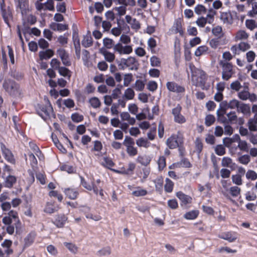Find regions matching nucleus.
Wrapping results in <instances>:
<instances>
[{"mask_svg":"<svg viewBox=\"0 0 257 257\" xmlns=\"http://www.w3.org/2000/svg\"><path fill=\"white\" fill-rule=\"evenodd\" d=\"M3 88L10 96L16 97L23 95V91L19 83L10 78H5L3 83Z\"/></svg>","mask_w":257,"mask_h":257,"instance_id":"obj_1","label":"nucleus"},{"mask_svg":"<svg viewBox=\"0 0 257 257\" xmlns=\"http://www.w3.org/2000/svg\"><path fill=\"white\" fill-rule=\"evenodd\" d=\"M36 110L44 120L50 118L51 113L53 112L52 106L49 100H47L46 104H38L36 106Z\"/></svg>","mask_w":257,"mask_h":257,"instance_id":"obj_2","label":"nucleus"},{"mask_svg":"<svg viewBox=\"0 0 257 257\" xmlns=\"http://www.w3.org/2000/svg\"><path fill=\"white\" fill-rule=\"evenodd\" d=\"M219 65L222 68V78L223 80L228 81L235 74V71L234 66L231 62L225 61H220Z\"/></svg>","mask_w":257,"mask_h":257,"instance_id":"obj_3","label":"nucleus"},{"mask_svg":"<svg viewBox=\"0 0 257 257\" xmlns=\"http://www.w3.org/2000/svg\"><path fill=\"white\" fill-rule=\"evenodd\" d=\"M2 221L5 224H14L16 229L21 228V223L18 216V213L16 211L11 210L8 216L3 217Z\"/></svg>","mask_w":257,"mask_h":257,"instance_id":"obj_4","label":"nucleus"},{"mask_svg":"<svg viewBox=\"0 0 257 257\" xmlns=\"http://www.w3.org/2000/svg\"><path fill=\"white\" fill-rule=\"evenodd\" d=\"M135 141L133 138L129 136H125L122 144L126 147L127 154L130 157L136 156L138 153V149L135 147Z\"/></svg>","mask_w":257,"mask_h":257,"instance_id":"obj_5","label":"nucleus"},{"mask_svg":"<svg viewBox=\"0 0 257 257\" xmlns=\"http://www.w3.org/2000/svg\"><path fill=\"white\" fill-rule=\"evenodd\" d=\"M139 63L135 58L129 57L127 59L121 58L120 60L119 67L124 69L125 67H128L131 70H137L139 68Z\"/></svg>","mask_w":257,"mask_h":257,"instance_id":"obj_6","label":"nucleus"},{"mask_svg":"<svg viewBox=\"0 0 257 257\" xmlns=\"http://www.w3.org/2000/svg\"><path fill=\"white\" fill-rule=\"evenodd\" d=\"M184 142V139L181 135L172 134L167 139L166 145L170 149H174Z\"/></svg>","mask_w":257,"mask_h":257,"instance_id":"obj_7","label":"nucleus"},{"mask_svg":"<svg viewBox=\"0 0 257 257\" xmlns=\"http://www.w3.org/2000/svg\"><path fill=\"white\" fill-rule=\"evenodd\" d=\"M81 211L88 219H91L95 221H98L102 219L100 213L99 212L94 211L90 207L83 206L81 209Z\"/></svg>","mask_w":257,"mask_h":257,"instance_id":"obj_8","label":"nucleus"},{"mask_svg":"<svg viewBox=\"0 0 257 257\" xmlns=\"http://www.w3.org/2000/svg\"><path fill=\"white\" fill-rule=\"evenodd\" d=\"M182 109V108L181 105L178 104L177 106L172 110V113L174 117V121L180 124L184 123L186 121L185 116L181 113Z\"/></svg>","mask_w":257,"mask_h":257,"instance_id":"obj_9","label":"nucleus"},{"mask_svg":"<svg viewBox=\"0 0 257 257\" xmlns=\"http://www.w3.org/2000/svg\"><path fill=\"white\" fill-rule=\"evenodd\" d=\"M1 149L5 160L12 164H15L16 160L12 151L3 143H1Z\"/></svg>","mask_w":257,"mask_h":257,"instance_id":"obj_10","label":"nucleus"},{"mask_svg":"<svg viewBox=\"0 0 257 257\" xmlns=\"http://www.w3.org/2000/svg\"><path fill=\"white\" fill-rule=\"evenodd\" d=\"M57 54L60 58L63 64L65 66H70L71 61L69 57V53L63 48H59L57 50Z\"/></svg>","mask_w":257,"mask_h":257,"instance_id":"obj_11","label":"nucleus"},{"mask_svg":"<svg viewBox=\"0 0 257 257\" xmlns=\"http://www.w3.org/2000/svg\"><path fill=\"white\" fill-rule=\"evenodd\" d=\"M114 52L120 55L130 54L133 52V48L130 45L123 46L120 43H118L114 46Z\"/></svg>","mask_w":257,"mask_h":257,"instance_id":"obj_12","label":"nucleus"},{"mask_svg":"<svg viewBox=\"0 0 257 257\" xmlns=\"http://www.w3.org/2000/svg\"><path fill=\"white\" fill-rule=\"evenodd\" d=\"M166 87L169 91L172 92L181 93L185 91V88L184 86L178 84L174 81L168 82L166 83Z\"/></svg>","mask_w":257,"mask_h":257,"instance_id":"obj_13","label":"nucleus"},{"mask_svg":"<svg viewBox=\"0 0 257 257\" xmlns=\"http://www.w3.org/2000/svg\"><path fill=\"white\" fill-rule=\"evenodd\" d=\"M63 191L66 197L71 200L77 199L79 195L78 188H65L63 189Z\"/></svg>","mask_w":257,"mask_h":257,"instance_id":"obj_14","label":"nucleus"},{"mask_svg":"<svg viewBox=\"0 0 257 257\" xmlns=\"http://www.w3.org/2000/svg\"><path fill=\"white\" fill-rule=\"evenodd\" d=\"M176 196L181 201V205H186L188 204H191L192 202V198L188 195L185 194L182 191H179L176 193Z\"/></svg>","mask_w":257,"mask_h":257,"instance_id":"obj_15","label":"nucleus"},{"mask_svg":"<svg viewBox=\"0 0 257 257\" xmlns=\"http://www.w3.org/2000/svg\"><path fill=\"white\" fill-rule=\"evenodd\" d=\"M37 234L35 231H31L24 238V248H26L31 246L34 242Z\"/></svg>","mask_w":257,"mask_h":257,"instance_id":"obj_16","label":"nucleus"},{"mask_svg":"<svg viewBox=\"0 0 257 257\" xmlns=\"http://www.w3.org/2000/svg\"><path fill=\"white\" fill-rule=\"evenodd\" d=\"M67 217L63 214H58L55 216L54 224L58 227H62L64 225Z\"/></svg>","mask_w":257,"mask_h":257,"instance_id":"obj_17","label":"nucleus"},{"mask_svg":"<svg viewBox=\"0 0 257 257\" xmlns=\"http://www.w3.org/2000/svg\"><path fill=\"white\" fill-rule=\"evenodd\" d=\"M230 242L234 241L237 238V233L236 232L228 231L223 233L220 237Z\"/></svg>","mask_w":257,"mask_h":257,"instance_id":"obj_18","label":"nucleus"},{"mask_svg":"<svg viewBox=\"0 0 257 257\" xmlns=\"http://www.w3.org/2000/svg\"><path fill=\"white\" fill-rule=\"evenodd\" d=\"M241 2H246V4L248 6H252V9L248 12L247 15L251 17H253L255 15H257V2L255 1H252L251 3H249V0H239Z\"/></svg>","mask_w":257,"mask_h":257,"instance_id":"obj_19","label":"nucleus"},{"mask_svg":"<svg viewBox=\"0 0 257 257\" xmlns=\"http://www.w3.org/2000/svg\"><path fill=\"white\" fill-rule=\"evenodd\" d=\"M150 173V168H143L142 170L138 171L137 173L139 178H141V182H144L148 177Z\"/></svg>","mask_w":257,"mask_h":257,"instance_id":"obj_20","label":"nucleus"},{"mask_svg":"<svg viewBox=\"0 0 257 257\" xmlns=\"http://www.w3.org/2000/svg\"><path fill=\"white\" fill-rule=\"evenodd\" d=\"M136 168V164L134 163L130 162L128 164V168L125 169L122 168L120 171H117V172L124 175H132L133 174L134 171Z\"/></svg>","mask_w":257,"mask_h":257,"instance_id":"obj_21","label":"nucleus"},{"mask_svg":"<svg viewBox=\"0 0 257 257\" xmlns=\"http://www.w3.org/2000/svg\"><path fill=\"white\" fill-rule=\"evenodd\" d=\"M16 182V177L14 176L10 175L6 177L4 182V186L5 187L11 188L13 187Z\"/></svg>","mask_w":257,"mask_h":257,"instance_id":"obj_22","label":"nucleus"},{"mask_svg":"<svg viewBox=\"0 0 257 257\" xmlns=\"http://www.w3.org/2000/svg\"><path fill=\"white\" fill-rule=\"evenodd\" d=\"M54 55V52L52 49H47L45 51L39 52V57L41 60L49 59Z\"/></svg>","mask_w":257,"mask_h":257,"instance_id":"obj_23","label":"nucleus"},{"mask_svg":"<svg viewBox=\"0 0 257 257\" xmlns=\"http://www.w3.org/2000/svg\"><path fill=\"white\" fill-rule=\"evenodd\" d=\"M137 161L143 166H147L150 164L151 159L149 156L147 155H140L138 157Z\"/></svg>","mask_w":257,"mask_h":257,"instance_id":"obj_24","label":"nucleus"},{"mask_svg":"<svg viewBox=\"0 0 257 257\" xmlns=\"http://www.w3.org/2000/svg\"><path fill=\"white\" fill-rule=\"evenodd\" d=\"M132 194L135 197L145 196L148 194V191L140 186L136 187V190L132 192Z\"/></svg>","mask_w":257,"mask_h":257,"instance_id":"obj_25","label":"nucleus"},{"mask_svg":"<svg viewBox=\"0 0 257 257\" xmlns=\"http://www.w3.org/2000/svg\"><path fill=\"white\" fill-rule=\"evenodd\" d=\"M199 212L197 210H193L186 212L184 215V217L187 220H194L199 215Z\"/></svg>","mask_w":257,"mask_h":257,"instance_id":"obj_26","label":"nucleus"},{"mask_svg":"<svg viewBox=\"0 0 257 257\" xmlns=\"http://www.w3.org/2000/svg\"><path fill=\"white\" fill-rule=\"evenodd\" d=\"M220 19L224 23L231 24L232 23V16L230 13H221Z\"/></svg>","mask_w":257,"mask_h":257,"instance_id":"obj_27","label":"nucleus"},{"mask_svg":"<svg viewBox=\"0 0 257 257\" xmlns=\"http://www.w3.org/2000/svg\"><path fill=\"white\" fill-rule=\"evenodd\" d=\"M237 110L244 114H249L250 113V106L249 105L244 103H240Z\"/></svg>","mask_w":257,"mask_h":257,"instance_id":"obj_28","label":"nucleus"},{"mask_svg":"<svg viewBox=\"0 0 257 257\" xmlns=\"http://www.w3.org/2000/svg\"><path fill=\"white\" fill-rule=\"evenodd\" d=\"M174 183L169 178H167L165 180V184L164 185L165 191L167 193H171L173 191Z\"/></svg>","mask_w":257,"mask_h":257,"instance_id":"obj_29","label":"nucleus"},{"mask_svg":"<svg viewBox=\"0 0 257 257\" xmlns=\"http://www.w3.org/2000/svg\"><path fill=\"white\" fill-rule=\"evenodd\" d=\"M82 45L85 48L91 47L93 45V39L90 35L84 36L82 41Z\"/></svg>","mask_w":257,"mask_h":257,"instance_id":"obj_30","label":"nucleus"},{"mask_svg":"<svg viewBox=\"0 0 257 257\" xmlns=\"http://www.w3.org/2000/svg\"><path fill=\"white\" fill-rule=\"evenodd\" d=\"M227 124H236L237 115L235 111H231L226 114Z\"/></svg>","mask_w":257,"mask_h":257,"instance_id":"obj_31","label":"nucleus"},{"mask_svg":"<svg viewBox=\"0 0 257 257\" xmlns=\"http://www.w3.org/2000/svg\"><path fill=\"white\" fill-rule=\"evenodd\" d=\"M136 144L139 147L148 148L150 146V143L147 139L140 138L136 141Z\"/></svg>","mask_w":257,"mask_h":257,"instance_id":"obj_32","label":"nucleus"},{"mask_svg":"<svg viewBox=\"0 0 257 257\" xmlns=\"http://www.w3.org/2000/svg\"><path fill=\"white\" fill-rule=\"evenodd\" d=\"M173 27L175 28V33H179L181 36L184 35V31L180 21L177 20L174 24Z\"/></svg>","mask_w":257,"mask_h":257,"instance_id":"obj_33","label":"nucleus"},{"mask_svg":"<svg viewBox=\"0 0 257 257\" xmlns=\"http://www.w3.org/2000/svg\"><path fill=\"white\" fill-rule=\"evenodd\" d=\"M60 75L64 77H67L70 79L71 76V71L65 67H60L58 70Z\"/></svg>","mask_w":257,"mask_h":257,"instance_id":"obj_34","label":"nucleus"},{"mask_svg":"<svg viewBox=\"0 0 257 257\" xmlns=\"http://www.w3.org/2000/svg\"><path fill=\"white\" fill-rule=\"evenodd\" d=\"M232 165H234L235 163L232 162V159L229 157H223L221 161V166L224 167H231Z\"/></svg>","mask_w":257,"mask_h":257,"instance_id":"obj_35","label":"nucleus"},{"mask_svg":"<svg viewBox=\"0 0 257 257\" xmlns=\"http://www.w3.org/2000/svg\"><path fill=\"white\" fill-rule=\"evenodd\" d=\"M212 32L215 36L218 37L217 38H221L223 36L222 27L220 26H217L213 28Z\"/></svg>","mask_w":257,"mask_h":257,"instance_id":"obj_36","label":"nucleus"},{"mask_svg":"<svg viewBox=\"0 0 257 257\" xmlns=\"http://www.w3.org/2000/svg\"><path fill=\"white\" fill-rule=\"evenodd\" d=\"M209 48L206 45H202L198 47V48L196 50L195 52V55L196 56H200L203 54H204L206 53Z\"/></svg>","mask_w":257,"mask_h":257,"instance_id":"obj_37","label":"nucleus"},{"mask_svg":"<svg viewBox=\"0 0 257 257\" xmlns=\"http://www.w3.org/2000/svg\"><path fill=\"white\" fill-rule=\"evenodd\" d=\"M248 38V34L243 30H240L238 31L235 36V39L236 40H246Z\"/></svg>","mask_w":257,"mask_h":257,"instance_id":"obj_38","label":"nucleus"},{"mask_svg":"<svg viewBox=\"0 0 257 257\" xmlns=\"http://www.w3.org/2000/svg\"><path fill=\"white\" fill-rule=\"evenodd\" d=\"M216 11L210 9L208 11L206 17L205 19H207V22L210 24L213 23L214 20V16L216 15Z\"/></svg>","mask_w":257,"mask_h":257,"instance_id":"obj_39","label":"nucleus"},{"mask_svg":"<svg viewBox=\"0 0 257 257\" xmlns=\"http://www.w3.org/2000/svg\"><path fill=\"white\" fill-rule=\"evenodd\" d=\"M157 163L159 171H162L166 166V158L164 156H160Z\"/></svg>","mask_w":257,"mask_h":257,"instance_id":"obj_40","label":"nucleus"},{"mask_svg":"<svg viewBox=\"0 0 257 257\" xmlns=\"http://www.w3.org/2000/svg\"><path fill=\"white\" fill-rule=\"evenodd\" d=\"M102 165L107 168H110L114 166L112 160L108 157H104L101 163Z\"/></svg>","mask_w":257,"mask_h":257,"instance_id":"obj_41","label":"nucleus"},{"mask_svg":"<svg viewBox=\"0 0 257 257\" xmlns=\"http://www.w3.org/2000/svg\"><path fill=\"white\" fill-rule=\"evenodd\" d=\"M245 26L246 28L252 31L257 28V23L254 20H246L245 21Z\"/></svg>","mask_w":257,"mask_h":257,"instance_id":"obj_42","label":"nucleus"},{"mask_svg":"<svg viewBox=\"0 0 257 257\" xmlns=\"http://www.w3.org/2000/svg\"><path fill=\"white\" fill-rule=\"evenodd\" d=\"M64 245L71 252L73 253H76L78 251V247L74 244L70 242H65L64 243Z\"/></svg>","mask_w":257,"mask_h":257,"instance_id":"obj_43","label":"nucleus"},{"mask_svg":"<svg viewBox=\"0 0 257 257\" xmlns=\"http://www.w3.org/2000/svg\"><path fill=\"white\" fill-rule=\"evenodd\" d=\"M89 101L91 106L94 108H97L100 106L101 102L99 99L96 97H93L91 98Z\"/></svg>","mask_w":257,"mask_h":257,"instance_id":"obj_44","label":"nucleus"},{"mask_svg":"<svg viewBox=\"0 0 257 257\" xmlns=\"http://www.w3.org/2000/svg\"><path fill=\"white\" fill-rule=\"evenodd\" d=\"M215 121V117L212 114L207 115L205 118V124L207 126L212 125Z\"/></svg>","mask_w":257,"mask_h":257,"instance_id":"obj_45","label":"nucleus"},{"mask_svg":"<svg viewBox=\"0 0 257 257\" xmlns=\"http://www.w3.org/2000/svg\"><path fill=\"white\" fill-rule=\"evenodd\" d=\"M106 61L108 62H112L115 59V55L113 53L105 51L102 53Z\"/></svg>","mask_w":257,"mask_h":257,"instance_id":"obj_46","label":"nucleus"},{"mask_svg":"<svg viewBox=\"0 0 257 257\" xmlns=\"http://www.w3.org/2000/svg\"><path fill=\"white\" fill-rule=\"evenodd\" d=\"M241 189L238 186H232L229 189V193L234 197H237L240 193Z\"/></svg>","mask_w":257,"mask_h":257,"instance_id":"obj_47","label":"nucleus"},{"mask_svg":"<svg viewBox=\"0 0 257 257\" xmlns=\"http://www.w3.org/2000/svg\"><path fill=\"white\" fill-rule=\"evenodd\" d=\"M103 45L107 49L113 48L114 46L115 45L113 40L108 38L103 39Z\"/></svg>","mask_w":257,"mask_h":257,"instance_id":"obj_48","label":"nucleus"},{"mask_svg":"<svg viewBox=\"0 0 257 257\" xmlns=\"http://www.w3.org/2000/svg\"><path fill=\"white\" fill-rule=\"evenodd\" d=\"M215 153L218 156H223L225 154V147L222 145H218L215 148Z\"/></svg>","mask_w":257,"mask_h":257,"instance_id":"obj_49","label":"nucleus"},{"mask_svg":"<svg viewBox=\"0 0 257 257\" xmlns=\"http://www.w3.org/2000/svg\"><path fill=\"white\" fill-rule=\"evenodd\" d=\"M225 114L223 113V111H221L219 110L217 111L218 120L224 124H227V117H226L224 116Z\"/></svg>","mask_w":257,"mask_h":257,"instance_id":"obj_50","label":"nucleus"},{"mask_svg":"<svg viewBox=\"0 0 257 257\" xmlns=\"http://www.w3.org/2000/svg\"><path fill=\"white\" fill-rule=\"evenodd\" d=\"M71 118L73 121L75 122H81L84 119L83 116L81 114H79L77 112L72 113Z\"/></svg>","mask_w":257,"mask_h":257,"instance_id":"obj_51","label":"nucleus"},{"mask_svg":"<svg viewBox=\"0 0 257 257\" xmlns=\"http://www.w3.org/2000/svg\"><path fill=\"white\" fill-rule=\"evenodd\" d=\"M28 156L31 167L33 168L37 167L38 161L35 155L33 153H30L28 154Z\"/></svg>","mask_w":257,"mask_h":257,"instance_id":"obj_52","label":"nucleus"},{"mask_svg":"<svg viewBox=\"0 0 257 257\" xmlns=\"http://www.w3.org/2000/svg\"><path fill=\"white\" fill-rule=\"evenodd\" d=\"M133 80V76L132 73L125 74L124 76L123 85L128 86Z\"/></svg>","mask_w":257,"mask_h":257,"instance_id":"obj_53","label":"nucleus"},{"mask_svg":"<svg viewBox=\"0 0 257 257\" xmlns=\"http://www.w3.org/2000/svg\"><path fill=\"white\" fill-rule=\"evenodd\" d=\"M230 86L231 90H234L235 91H238L242 87V85L238 80L233 81L230 84Z\"/></svg>","mask_w":257,"mask_h":257,"instance_id":"obj_54","label":"nucleus"},{"mask_svg":"<svg viewBox=\"0 0 257 257\" xmlns=\"http://www.w3.org/2000/svg\"><path fill=\"white\" fill-rule=\"evenodd\" d=\"M49 195L50 197H56L59 202H61L63 199L62 195L59 193L57 191L52 190L50 191Z\"/></svg>","mask_w":257,"mask_h":257,"instance_id":"obj_55","label":"nucleus"},{"mask_svg":"<svg viewBox=\"0 0 257 257\" xmlns=\"http://www.w3.org/2000/svg\"><path fill=\"white\" fill-rule=\"evenodd\" d=\"M239 162L243 165H247L250 161V156L248 155H244L238 158Z\"/></svg>","mask_w":257,"mask_h":257,"instance_id":"obj_56","label":"nucleus"},{"mask_svg":"<svg viewBox=\"0 0 257 257\" xmlns=\"http://www.w3.org/2000/svg\"><path fill=\"white\" fill-rule=\"evenodd\" d=\"M150 62L153 67H159L161 65L160 59L156 56H153L151 58Z\"/></svg>","mask_w":257,"mask_h":257,"instance_id":"obj_57","label":"nucleus"},{"mask_svg":"<svg viewBox=\"0 0 257 257\" xmlns=\"http://www.w3.org/2000/svg\"><path fill=\"white\" fill-rule=\"evenodd\" d=\"M232 182L237 185H241L242 184L241 176L240 175H233L231 177Z\"/></svg>","mask_w":257,"mask_h":257,"instance_id":"obj_58","label":"nucleus"},{"mask_svg":"<svg viewBox=\"0 0 257 257\" xmlns=\"http://www.w3.org/2000/svg\"><path fill=\"white\" fill-rule=\"evenodd\" d=\"M135 92L133 89L128 88L126 89L124 92V96L128 100H131L134 98Z\"/></svg>","mask_w":257,"mask_h":257,"instance_id":"obj_59","label":"nucleus"},{"mask_svg":"<svg viewBox=\"0 0 257 257\" xmlns=\"http://www.w3.org/2000/svg\"><path fill=\"white\" fill-rule=\"evenodd\" d=\"M194 11L195 13L197 15H201L202 13H205L207 11V10L203 5H197L195 7Z\"/></svg>","mask_w":257,"mask_h":257,"instance_id":"obj_60","label":"nucleus"},{"mask_svg":"<svg viewBox=\"0 0 257 257\" xmlns=\"http://www.w3.org/2000/svg\"><path fill=\"white\" fill-rule=\"evenodd\" d=\"M238 98L242 100H246L249 97V92L248 91L243 90L238 93Z\"/></svg>","mask_w":257,"mask_h":257,"instance_id":"obj_61","label":"nucleus"},{"mask_svg":"<svg viewBox=\"0 0 257 257\" xmlns=\"http://www.w3.org/2000/svg\"><path fill=\"white\" fill-rule=\"evenodd\" d=\"M209 44L212 48L216 49L220 44L219 38L211 39L209 42Z\"/></svg>","mask_w":257,"mask_h":257,"instance_id":"obj_62","label":"nucleus"},{"mask_svg":"<svg viewBox=\"0 0 257 257\" xmlns=\"http://www.w3.org/2000/svg\"><path fill=\"white\" fill-rule=\"evenodd\" d=\"M246 177L247 179L254 181L257 179V174L254 171L249 170L246 173Z\"/></svg>","mask_w":257,"mask_h":257,"instance_id":"obj_63","label":"nucleus"},{"mask_svg":"<svg viewBox=\"0 0 257 257\" xmlns=\"http://www.w3.org/2000/svg\"><path fill=\"white\" fill-rule=\"evenodd\" d=\"M240 51L245 52L250 48V45L247 42H241L238 44Z\"/></svg>","mask_w":257,"mask_h":257,"instance_id":"obj_64","label":"nucleus"}]
</instances>
